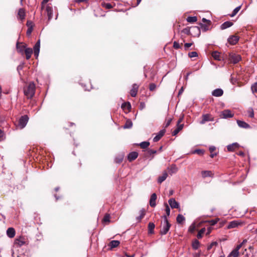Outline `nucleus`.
<instances>
[{
  "instance_id": "f257e3e1",
  "label": "nucleus",
  "mask_w": 257,
  "mask_h": 257,
  "mask_svg": "<svg viewBox=\"0 0 257 257\" xmlns=\"http://www.w3.org/2000/svg\"><path fill=\"white\" fill-rule=\"evenodd\" d=\"M36 86L34 82H30L24 87V93L28 99H31L35 93Z\"/></svg>"
},
{
  "instance_id": "f03ea898",
  "label": "nucleus",
  "mask_w": 257,
  "mask_h": 257,
  "mask_svg": "<svg viewBox=\"0 0 257 257\" xmlns=\"http://www.w3.org/2000/svg\"><path fill=\"white\" fill-rule=\"evenodd\" d=\"M163 217L164 218V225L163 228L161 230L160 233L161 234L165 235L169 231L171 227V224L169 222L166 215H164Z\"/></svg>"
},
{
  "instance_id": "7ed1b4c3",
  "label": "nucleus",
  "mask_w": 257,
  "mask_h": 257,
  "mask_svg": "<svg viewBox=\"0 0 257 257\" xmlns=\"http://www.w3.org/2000/svg\"><path fill=\"white\" fill-rule=\"evenodd\" d=\"M228 59L230 63L236 64L241 60V56L239 54L230 53L228 55Z\"/></svg>"
},
{
  "instance_id": "20e7f679",
  "label": "nucleus",
  "mask_w": 257,
  "mask_h": 257,
  "mask_svg": "<svg viewBox=\"0 0 257 257\" xmlns=\"http://www.w3.org/2000/svg\"><path fill=\"white\" fill-rule=\"evenodd\" d=\"M214 120V117L209 113L203 114L201 116V120L199 123L201 124H205L206 122L212 121Z\"/></svg>"
},
{
  "instance_id": "39448f33",
  "label": "nucleus",
  "mask_w": 257,
  "mask_h": 257,
  "mask_svg": "<svg viewBox=\"0 0 257 257\" xmlns=\"http://www.w3.org/2000/svg\"><path fill=\"white\" fill-rule=\"evenodd\" d=\"M29 117L27 115L22 116L19 120L18 125L20 128H23L27 124Z\"/></svg>"
},
{
  "instance_id": "423d86ee",
  "label": "nucleus",
  "mask_w": 257,
  "mask_h": 257,
  "mask_svg": "<svg viewBox=\"0 0 257 257\" xmlns=\"http://www.w3.org/2000/svg\"><path fill=\"white\" fill-rule=\"evenodd\" d=\"M233 115L230 110L225 109L221 112L220 117L222 118H228L232 117Z\"/></svg>"
},
{
  "instance_id": "0eeeda50",
  "label": "nucleus",
  "mask_w": 257,
  "mask_h": 257,
  "mask_svg": "<svg viewBox=\"0 0 257 257\" xmlns=\"http://www.w3.org/2000/svg\"><path fill=\"white\" fill-rule=\"evenodd\" d=\"M16 48L19 53L23 55L24 52L25 51V49L27 48V45L24 44L23 43L17 42L16 44Z\"/></svg>"
},
{
  "instance_id": "6e6552de",
  "label": "nucleus",
  "mask_w": 257,
  "mask_h": 257,
  "mask_svg": "<svg viewBox=\"0 0 257 257\" xmlns=\"http://www.w3.org/2000/svg\"><path fill=\"white\" fill-rule=\"evenodd\" d=\"M26 243V238L24 236H20L16 238L15 244L18 247H21Z\"/></svg>"
},
{
  "instance_id": "1a4fd4ad",
  "label": "nucleus",
  "mask_w": 257,
  "mask_h": 257,
  "mask_svg": "<svg viewBox=\"0 0 257 257\" xmlns=\"http://www.w3.org/2000/svg\"><path fill=\"white\" fill-rule=\"evenodd\" d=\"M40 48V40H39L35 44L33 50H34V54L37 59L39 56V52Z\"/></svg>"
},
{
  "instance_id": "9d476101",
  "label": "nucleus",
  "mask_w": 257,
  "mask_h": 257,
  "mask_svg": "<svg viewBox=\"0 0 257 257\" xmlns=\"http://www.w3.org/2000/svg\"><path fill=\"white\" fill-rule=\"evenodd\" d=\"M239 39V38L238 36L236 35H232L228 38L227 41L230 44L234 45L238 42Z\"/></svg>"
},
{
  "instance_id": "9b49d317",
  "label": "nucleus",
  "mask_w": 257,
  "mask_h": 257,
  "mask_svg": "<svg viewBox=\"0 0 257 257\" xmlns=\"http://www.w3.org/2000/svg\"><path fill=\"white\" fill-rule=\"evenodd\" d=\"M168 203L172 208H179V204L177 202L175 199L173 198L170 199L168 201Z\"/></svg>"
},
{
  "instance_id": "f8f14e48",
  "label": "nucleus",
  "mask_w": 257,
  "mask_h": 257,
  "mask_svg": "<svg viewBox=\"0 0 257 257\" xmlns=\"http://www.w3.org/2000/svg\"><path fill=\"white\" fill-rule=\"evenodd\" d=\"M46 11L47 13V15L48 16V21H50L52 19L53 17V8L52 7L50 6L49 5H48L46 7Z\"/></svg>"
},
{
  "instance_id": "ddd939ff",
  "label": "nucleus",
  "mask_w": 257,
  "mask_h": 257,
  "mask_svg": "<svg viewBox=\"0 0 257 257\" xmlns=\"http://www.w3.org/2000/svg\"><path fill=\"white\" fill-rule=\"evenodd\" d=\"M139 89V85L137 84L133 85L132 89L130 91V95L132 97H135L137 94Z\"/></svg>"
},
{
  "instance_id": "4468645a",
  "label": "nucleus",
  "mask_w": 257,
  "mask_h": 257,
  "mask_svg": "<svg viewBox=\"0 0 257 257\" xmlns=\"http://www.w3.org/2000/svg\"><path fill=\"white\" fill-rule=\"evenodd\" d=\"M157 195L156 193H153L150 199V205L152 207H154L156 206V200L157 199Z\"/></svg>"
},
{
  "instance_id": "2eb2a0df",
  "label": "nucleus",
  "mask_w": 257,
  "mask_h": 257,
  "mask_svg": "<svg viewBox=\"0 0 257 257\" xmlns=\"http://www.w3.org/2000/svg\"><path fill=\"white\" fill-rule=\"evenodd\" d=\"M165 132H166V130L165 129H163L161 131H160L159 133V134L154 138L153 139V141L154 142H157L158 141H159L161 139V138L164 135V134H165Z\"/></svg>"
},
{
  "instance_id": "dca6fc26",
  "label": "nucleus",
  "mask_w": 257,
  "mask_h": 257,
  "mask_svg": "<svg viewBox=\"0 0 257 257\" xmlns=\"http://www.w3.org/2000/svg\"><path fill=\"white\" fill-rule=\"evenodd\" d=\"M138 157V153L136 152H132L130 153L127 156V159L130 162H132L137 158Z\"/></svg>"
},
{
  "instance_id": "f3484780",
  "label": "nucleus",
  "mask_w": 257,
  "mask_h": 257,
  "mask_svg": "<svg viewBox=\"0 0 257 257\" xmlns=\"http://www.w3.org/2000/svg\"><path fill=\"white\" fill-rule=\"evenodd\" d=\"M223 94V91L220 88L215 89L212 92V95L215 97H220Z\"/></svg>"
},
{
  "instance_id": "a211bd4d",
  "label": "nucleus",
  "mask_w": 257,
  "mask_h": 257,
  "mask_svg": "<svg viewBox=\"0 0 257 257\" xmlns=\"http://www.w3.org/2000/svg\"><path fill=\"white\" fill-rule=\"evenodd\" d=\"M26 16L25 10L23 8H21L19 10L18 13V18L21 20L25 19Z\"/></svg>"
},
{
  "instance_id": "6ab92c4d",
  "label": "nucleus",
  "mask_w": 257,
  "mask_h": 257,
  "mask_svg": "<svg viewBox=\"0 0 257 257\" xmlns=\"http://www.w3.org/2000/svg\"><path fill=\"white\" fill-rule=\"evenodd\" d=\"M24 54L26 55V58L27 60H29L32 56V54H33V50L31 48H27V49H25V51L24 52Z\"/></svg>"
},
{
  "instance_id": "aec40b11",
  "label": "nucleus",
  "mask_w": 257,
  "mask_h": 257,
  "mask_svg": "<svg viewBox=\"0 0 257 257\" xmlns=\"http://www.w3.org/2000/svg\"><path fill=\"white\" fill-rule=\"evenodd\" d=\"M242 224V223L241 222L234 220V221H231L229 222V223L228 225V228H234V227L238 226L239 225H241Z\"/></svg>"
},
{
  "instance_id": "412c9836",
  "label": "nucleus",
  "mask_w": 257,
  "mask_h": 257,
  "mask_svg": "<svg viewBox=\"0 0 257 257\" xmlns=\"http://www.w3.org/2000/svg\"><path fill=\"white\" fill-rule=\"evenodd\" d=\"M237 123L238 125L240 127L244 128H250V125L248 123L245 122V121L237 120Z\"/></svg>"
},
{
  "instance_id": "4be33fe9",
  "label": "nucleus",
  "mask_w": 257,
  "mask_h": 257,
  "mask_svg": "<svg viewBox=\"0 0 257 257\" xmlns=\"http://www.w3.org/2000/svg\"><path fill=\"white\" fill-rule=\"evenodd\" d=\"M239 147V145L237 143H233L231 145H229L227 146V150L228 151H234L236 149H238Z\"/></svg>"
},
{
  "instance_id": "5701e85b",
  "label": "nucleus",
  "mask_w": 257,
  "mask_h": 257,
  "mask_svg": "<svg viewBox=\"0 0 257 257\" xmlns=\"http://www.w3.org/2000/svg\"><path fill=\"white\" fill-rule=\"evenodd\" d=\"M15 230L13 227H10L7 230V234L10 238L14 237L15 235Z\"/></svg>"
},
{
  "instance_id": "b1692460",
  "label": "nucleus",
  "mask_w": 257,
  "mask_h": 257,
  "mask_svg": "<svg viewBox=\"0 0 257 257\" xmlns=\"http://www.w3.org/2000/svg\"><path fill=\"white\" fill-rule=\"evenodd\" d=\"M212 56L215 60L218 61H220L222 58H223L220 53L217 51L213 52L212 53Z\"/></svg>"
},
{
  "instance_id": "393cba45",
  "label": "nucleus",
  "mask_w": 257,
  "mask_h": 257,
  "mask_svg": "<svg viewBox=\"0 0 257 257\" xmlns=\"http://www.w3.org/2000/svg\"><path fill=\"white\" fill-rule=\"evenodd\" d=\"M201 173L204 178L207 177H213L214 175L211 171H202Z\"/></svg>"
},
{
  "instance_id": "a878e982",
  "label": "nucleus",
  "mask_w": 257,
  "mask_h": 257,
  "mask_svg": "<svg viewBox=\"0 0 257 257\" xmlns=\"http://www.w3.org/2000/svg\"><path fill=\"white\" fill-rule=\"evenodd\" d=\"M120 244V242L118 240H112L111 241L109 244L108 246L110 247V249H112L113 248H115L119 245Z\"/></svg>"
},
{
  "instance_id": "bb28decb",
  "label": "nucleus",
  "mask_w": 257,
  "mask_h": 257,
  "mask_svg": "<svg viewBox=\"0 0 257 257\" xmlns=\"http://www.w3.org/2000/svg\"><path fill=\"white\" fill-rule=\"evenodd\" d=\"M233 23L230 21H226L223 23L220 26L221 30L227 29L233 25Z\"/></svg>"
},
{
  "instance_id": "cd10ccee",
  "label": "nucleus",
  "mask_w": 257,
  "mask_h": 257,
  "mask_svg": "<svg viewBox=\"0 0 257 257\" xmlns=\"http://www.w3.org/2000/svg\"><path fill=\"white\" fill-rule=\"evenodd\" d=\"M168 176V173L166 172H163V174L159 176L158 179V182L160 184L162 183L166 180Z\"/></svg>"
},
{
  "instance_id": "c85d7f7f",
  "label": "nucleus",
  "mask_w": 257,
  "mask_h": 257,
  "mask_svg": "<svg viewBox=\"0 0 257 257\" xmlns=\"http://www.w3.org/2000/svg\"><path fill=\"white\" fill-rule=\"evenodd\" d=\"M140 215L136 218L138 222H140L141 220L144 217L146 214V210L145 209H142L140 211Z\"/></svg>"
},
{
  "instance_id": "c756f323",
  "label": "nucleus",
  "mask_w": 257,
  "mask_h": 257,
  "mask_svg": "<svg viewBox=\"0 0 257 257\" xmlns=\"http://www.w3.org/2000/svg\"><path fill=\"white\" fill-rule=\"evenodd\" d=\"M183 128V125H177L176 126V128H175V130H174L172 133V136H175L176 135H177L178 133L182 130V128Z\"/></svg>"
},
{
  "instance_id": "7c9ffc66",
  "label": "nucleus",
  "mask_w": 257,
  "mask_h": 257,
  "mask_svg": "<svg viewBox=\"0 0 257 257\" xmlns=\"http://www.w3.org/2000/svg\"><path fill=\"white\" fill-rule=\"evenodd\" d=\"M169 173L172 175L176 173L178 171V168L176 165L173 164L169 168Z\"/></svg>"
},
{
  "instance_id": "2f4dec72",
  "label": "nucleus",
  "mask_w": 257,
  "mask_h": 257,
  "mask_svg": "<svg viewBox=\"0 0 257 257\" xmlns=\"http://www.w3.org/2000/svg\"><path fill=\"white\" fill-rule=\"evenodd\" d=\"M121 108L123 110L127 109L130 110L131 108V105L129 102H124L121 104Z\"/></svg>"
},
{
  "instance_id": "473e14b6",
  "label": "nucleus",
  "mask_w": 257,
  "mask_h": 257,
  "mask_svg": "<svg viewBox=\"0 0 257 257\" xmlns=\"http://www.w3.org/2000/svg\"><path fill=\"white\" fill-rule=\"evenodd\" d=\"M199 25L200 28L202 29V31L204 32H206L209 30V27L211 25V24H202L200 23Z\"/></svg>"
},
{
  "instance_id": "72a5a7b5",
  "label": "nucleus",
  "mask_w": 257,
  "mask_h": 257,
  "mask_svg": "<svg viewBox=\"0 0 257 257\" xmlns=\"http://www.w3.org/2000/svg\"><path fill=\"white\" fill-rule=\"evenodd\" d=\"M200 245L199 241L197 239H194L192 243V248L194 249H197Z\"/></svg>"
},
{
  "instance_id": "f704fd0d",
  "label": "nucleus",
  "mask_w": 257,
  "mask_h": 257,
  "mask_svg": "<svg viewBox=\"0 0 257 257\" xmlns=\"http://www.w3.org/2000/svg\"><path fill=\"white\" fill-rule=\"evenodd\" d=\"M185 220V217L182 214H179L176 218L177 222L179 224L182 223Z\"/></svg>"
},
{
  "instance_id": "c9c22d12",
  "label": "nucleus",
  "mask_w": 257,
  "mask_h": 257,
  "mask_svg": "<svg viewBox=\"0 0 257 257\" xmlns=\"http://www.w3.org/2000/svg\"><path fill=\"white\" fill-rule=\"evenodd\" d=\"M133 123L130 119H127L123 126L124 128H130L132 127Z\"/></svg>"
},
{
  "instance_id": "e433bc0d",
  "label": "nucleus",
  "mask_w": 257,
  "mask_h": 257,
  "mask_svg": "<svg viewBox=\"0 0 257 257\" xmlns=\"http://www.w3.org/2000/svg\"><path fill=\"white\" fill-rule=\"evenodd\" d=\"M187 21L190 23L196 22L197 21V18L196 16L188 17L186 19Z\"/></svg>"
},
{
  "instance_id": "4c0bfd02",
  "label": "nucleus",
  "mask_w": 257,
  "mask_h": 257,
  "mask_svg": "<svg viewBox=\"0 0 257 257\" xmlns=\"http://www.w3.org/2000/svg\"><path fill=\"white\" fill-rule=\"evenodd\" d=\"M155 224L153 222H150L148 224V230L150 233H153V230L155 228Z\"/></svg>"
},
{
  "instance_id": "58836bf2",
  "label": "nucleus",
  "mask_w": 257,
  "mask_h": 257,
  "mask_svg": "<svg viewBox=\"0 0 257 257\" xmlns=\"http://www.w3.org/2000/svg\"><path fill=\"white\" fill-rule=\"evenodd\" d=\"M241 8V5L236 7L232 12V14L229 15L231 17L235 16L237 13L239 12Z\"/></svg>"
},
{
  "instance_id": "ea45409f",
  "label": "nucleus",
  "mask_w": 257,
  "mask_h": 257,
  "mask_svg": "<svg viewBox=\"0 0 257 257\" xmlns=\"http://www.w3.org/2000/svg\"><path fill=\"white\" fill-rule=\"evenodd\" d=\"M150 145V143L149 142H143L139 144V146L142 149H146Z\"/></svg>"
},
{
  "instance_id": "a19ab883",
  "label": "nucleus",
  "mask_w": 257,
  "mask_h": 257,
  "mask_svg": "<svg viewBox=\"0 0 257 257\" xmlns=\"http://www.w3.org/2000/svg\"><path fill=\"white\" fill-rule=\"evenodd\" d=\"M205 228H201L198 232L197 235V237L198 238V239H200L202 237V235L205 232Z\"/></svg>"
},
{
  "instance_id": "79ce46f5",
  "label": "nucleus",
  "mask_w": 257,
  "mask_h": 257,
  "mask_svg": "<svg viewBox=\"0 0 257 257\" xmlns=\"http://www.w3.org/2000/svg\"><path fill=\"white\" fill-rule=\"evenodd\" d=\"M157 153V151L156 150H148L147 151V152L145 155L146 157H149L150 156L155 154Z\"/></svg>"
},
{
  "instance_id": "37998d69",
  "label": "nucleus",
  "mask_w": 257,
  "mask_h": 257,
  "mask_svg": "<svg viewBox=\"0 0 257 257\" xmlns=\"http://www.w3.org/2000/svg\"><path fill=\"white\" fill-rule=\"evenodd\" d=\"M230 255L233 257H238L239 255V251L237 249H233L230 253Z\"/></svg>"
},
{
  "instance_id": "c03bdc74",
  "label": "nucleus",
  "mask_w": 257,
  "mask_h": 257,
  "mask_svg": "<svg viewBox=\"0 0 257 257\" xmlns=\"http://www.w3.org/2000/svg\"><path fill=\"white\" fill-rule=\"evenodd\" d=\"M109 219H110V215H109V214H106L104 215V217H103V218L102 219V221H103V222H110Z\"/></svg>"
},
{
  "instance_id": "a18cd8bd",
  "label": "nucleus",
  "mask_w": 257,
  "mask_h": 257,
  "mask_svg": "<svg viewBox=\"0 0 257 257\" xmlns=\"http://www.w3.org/2000/svg\"><path fill=\"white\" fill-rule=\"evenodd\" d=\"M198 56V54L196 52L193 51L189 53L188 56L190 58L196 57Z\"/></svg>"
},
{
  "instance_id": "49530a36",
  "label": "nucleus",
  "mask_w": 257,
  "mask_h": 257,
  "mask_svg": "<svg viewBox=\"0 0 257 257\" xmlns=\"http://www.w3.org/2000/svg\"><path fill=\"white\" fill-rule=\"evenodd\" d=\"M165 206L166 207L165 211H166V215H167V216H169L170 215V208H169V206L168 205V204L167 203H165Z\"/></svg>"
},
{
  "instance_id": "de8ad7c7",
  "label": "nucleus",
  "mask_w": 257,
  "mask_h": 257,
  "mask_svg": "<svg viewBox=\"0 0 257 257\" xmlns=\"http://www.w3.org/2000/svg\"><path fill=\"white\" fill-rule=\"evenodd\" d=\"M204 151L203 150L197 149L194 151L193 153L197 154L199 155H202L204 154Z\"/></svg>"
},
{
  "instance_id": "09e8293b",
  "label": "nucleus",
  "mask_w": 257,
  "mask_h": 257,
  "mask_svg": "<svg viewBox=\"0 0 257 257\" xmlns=\"http://www.w3.org/2000/svg\"><path fill=\"white\" fill-rule=\"evenodd\" d=\"M195 230V225L194 224L191 225L188 229V231L193 233Z\"/></svg>"
},
{
  "instance_id": "8fccbe9b",
  "label": "nucleus",
  "mask_w": 257,
  "mask_h": 257,
  "mask_svg": "<svg viewBox=\"0 0 257 257\" xmlns=\"http://www.w3.org/2000/svg\"><path fill=\"white\" fill-rule=\"evenodd\" d=\"M182 32L184 33V34H186L189 35L190 34V28L189 27H187L186 28H184L182 31Z\"/></svg>"
},
{
  "instance_id": "3c124183",
  "label": "nucleus",
  "mask_w": 257,
  "mask_h": 257,
  "mask_svg": "<svg viewBox=\"0 0 257 257\" xmlns=\"http://www.w3.org/2000/svg\"><path fill=\"white\" fill-rule=\"evenodd\" d=\"M251 89L252 92H257V82L251 86Z\"/></svg>"
},
{
  "instance_id": "603ef678",
  "label": "nucleus",
  "mask_w": 257,
  "mask_h": 257,
  "mask_svg": "<svg viewBox=\"0 0 257 257\" xmlns=\"http://www.w3.org/2000/svg\"><path fill=\"white\" fill-rule=\"evenodd\" d=\"M248 116L250 117H253L254 116V112L252 108H249L248 110Z\"/></svg>"
},
{
  "instance_id": "864d4df0",
  "label": "nucleus",
  "mask_w": 257,
  "mask_h": 257,
  "mask_svg": "<svg viewBox=\"0 0 257 257\" xmlns=\"http://www.w3.org/2000/svg\"><path fill=\"white\" fill-rule=\"evenodd\" d=\"M5 139V133L0 129V142Z\"/></svg>"
},
{
  "instance_id": "5fc2aeb1",
  "label": "nucleus",
  "mask_w": 257,
  "mask_h": 257,
  "mask_svg": "<svg viewBox=\"0 0 257 257\" xmlns=\"http://www.w3.org/2000/svg\"><path fill=\"white\" fill-rule=\"evenodd\" d=\"M218 220L219 218H217L214 220H211L209 221L208 222L211 225H214L218 222Z\"/></svg>"
},
{
  "instance_id": "6e6d98bb",
  "label": "nucleus",
  "mask_w": 257,
  "mask_h": 257,
  "mask_svg": "<svg viewBox=\"0 0 257 257\" xmlns=\"http://www.w3.org/2000/svg\"><path fill=\"white\" fill-rule=\"evenodd\" d=\"M173 47L175 49H178L181 48L180 45L176 41L174 42Z\"/></svg>"
},
{
  "instance_id": "4d7b16f0",
  "label": "nucleus",
  "mask_w": 257,
  "mask_h": 257,
  "mask_svg": "<svg viewBox=\"0 0 257 257\" xmlns=\"http://www.w3.org/2000/svg\"><path fill=\"white\" fill-rule=\"evenodd\" d=\"M156 88V85L155 83H151L150 84L149 89L151 91H154Z\"/></svg>"
},
{
  "instance_id": "13d9d810",
  "label": "nucleus",
  "mask_w": 257,
  "mask_h": 257,
  "mask_svg": "<svg viewBox=\"0 0 257 257\" xmlns=\"http://www.w3.org/2000/svg\"><path fill=\"white\" fill-rule=\"evenodd\" d=\"M172 121V118H170L167 120L166 123L165 124V127H168Z\"/></svg>"
},
{
  "instance_id": "bf43d9fd",
  "label": "nucleus",
  "mask_w": 257,
  "mask_h": 257,
  "mask_svg": "<svg viewBox=\"0 0 257 257\" xmlns=\"http://www.w3.org/2000/svg\"><path fill=\"white\" fill-rule=\"evenodd\" d=\"M193 43H185L184 44V48L185 50H188V48L192 45Z\"/></svg>"
},
{
  "instance_id": "052dcab7",
  "label": "nucleus",
  "mask_w": 257,
  "mask_h": 257,
  "mask_svg": "<svg viewBox=\"0 0 257 257\" xmlns=\"http://www.w3.org/2000/svg\"><path fill=\"white\" fill-rule=\"evenodd\" d=\"M26 25L28 28H33V24L31 21H28L27 22Z\"/></svg>"
},
{
  "instance_id": "680f3d73",
  "label": "nucleus",
  "mask_w": 257,
  "mask_h": 257,
  "mask_svg": "<svg viewBox=\"0 0 257 257\" xmlns=\"http://www.w3.org/2000/svg\"><path fill=\"white\" fill-rule=\"evenodd\" d=\"M217 243L216 242H212L207 247V249L210 250L214 245H216Z\"/></svg>"
},
{
  "instance_id": "e2e57ef3",
  "label": "nucleus",
  "mask_w": 257,
  "mask_h": 257,
  "mask_svg": "<svg viewBox=\"0 0 257 257\" xmlns=\"http://www.w3.org/2000/svg\"><path fill=\"white\" fill-rule=\"evenodd\" d=\"M105 8L107 9H110L112 8V5L109 3L104 4Z\"/></svg>"
},
{
  "instance_id": "0e129e2a",
  "label": "nucleus",
  "mask_w": 257,
  "mask_h": 257,
  "mask_svg": "<svg viewBox=\"0 0 257 257\" xmlns=\"http://www.w3.org/2000/svg\"><path fill=\"white\" fill-rule=\"evenodd\" d=\"M32 31H33L32 28H28V29L27 31V35L30 36L32 32Z\"/></svg>"
},
{
  "instance_id": "69168bd1",
  "label": "nucleus",
  "mask_w": 257,
  "mask_h": 257,
  "mask_svg": "<svg viewBox=\"0 0 257 257\" xmlns=\"http://www.w3.org/2000/svg\"><path fill=\"white\" fill-rule=\"evenodd\" d=\"M183 119V116H182V117H180L177 121V125H184V124L181 123L182 122Z\"/></svg>"
},
{
  "instance_id": "338daca9",
  "label": "nucleus",
  "mask_w": 257,
  "mask_h": 257,
  "mask_svg": "<svg viewBox=\"0 0 257 257\" xmlns=\"http://www.w3.org/2000/svg\"><path fill=\"white\" fill-rule=\"evenodd\" d=\"M202 22L205 23V24L208 23L209 24H211V21L210 20H207L205 18H203L202 19Z\"/></svg>"
},
{
  "instance_id": "774afa93",
  "label": "nucleus",
  "mask_w": 257,
  "mask_h": 257,
  "mask_svg": "<svg viewBox=\"0 0 257 257\" xmlns=\"http://www.w3.org/2000/svg\"><path fill=\"white\" fill-rule=\"evenodd\" d=\"M216 149V148L214 146L210 147L209 148V151L211 153H213Z\"/></svg>"
}]
</instances>
